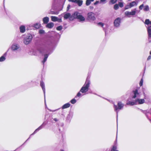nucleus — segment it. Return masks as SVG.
<instances>
[{
    "mask_svg": "<svg viewBox=\"0 0 151 151\" xmlns=\"http://www.w3.org/2000/svg\"><path fill=\"white\" fill-rule=\"evenodd\" d=\"M74 19H77L79 22H83L85 20V17L82 14L78 12H75L72 14Z\"/></svg>",
    "mask_w": 151,
    "mask_h": 151,
    "instance_id": "f257e3e1",
    "label": "nucleus"
},
{
    "mask_svg": "<svg viewBox=\"0 0 151 151\" xmlns=\"http://www.w3.org/2000/svg\"><path fill=\"white\" fill-rule=\"evenodd\" d=\"M90 83V80L89 79H87L85 84L81 88L80 91L82 93H85L87 92L88 90Z\"/></svg>",
    "mask_w": 151,
    "mask_h": 151,
    "instance_id": "f03ea898",
    "label": "nucleus"
},
{
    "mask_svg": "<svg viewBox=\"0 0 151 151\" xmlns=\"http://www.w3.org/2000/svg\"><path fill=\"white\" fill-rule=\"evenodd\" d=\"M96 19L95 15L93 12H89L87 14V19L90 22H93Z\"/></svg>",
    "mask_w": 151,
    "mask_h": 151,
    "instance_id": "7ed1b4c3",
    "label": "nucleus"
},
{
    "mask_svg": "<svg viewBox=\"0 0 151 151\" xmlns=\"http://www.w3.org/2000/svg\"><path fill=\"white\" fill-rule=\"evenodd\" d=\"M32 39V35L31 34H28L24 39L23 42L25 45H28L31 42Z\"/></svg>",
    "mask_w": 151,
    "mask_h": 151,
    "instance_id": "20e7f679",
    "label": "nucleus"
},
{
    "mask_svg": "<svg viewBox=\"0 0 151 151\" xmlns=\"http://www.w3.org/2000/svg\"><path fill=\"white\" fill-rule=\"evenodd\" d=\"M139 11L137 10L136 9H134L133 10H131V12L126 11L125 12L124 14L126 16H127L128 17H130L131 16H133L137 12L138 13L139 12Z\"/></svg>",
    "mask_w": 151,
    "mask_h": 151,
    "instance_id": "39448f33",
    "label": "nucleus"
},
{
    "mask_svg": "<svg viewBox=\"0 0 151 151\" xmlns=\"http://www.w3.org/2000/svg\"><path fill=\"white\" fill-rule=\"evenodd\" d=\"M118 107L117 106L114 104V110L117 113V116L118 111L117 110L118 109H122L124 106V104L122 103L121 101L119 102L117 104Z\"/></svg>",
    "mask_w": 151,
    "mask_h": 151,
    "instance_id": "423d86ee",
    "label": "nucleus"
},
{
    "mask_svg": "<svg viewBox=\"0 0 151 151\" xmlns=\"http://www.w3.org/2000/svg\"><path fill=\"white\" fill-rule=\"evenodd\" d=\"M133 95L132 96L133 99L138 98L140 97L141 94L139 92L138 90L136 89L132 91Z\"/></svg>",
    "mask_w": 151,
    "mask_h": 151,
    "instance_id": "0eeeda50",
    "label": "nucleus"
},
{
    "mask_svg": "<svg viewBox=\"0 0 151 151\" xmlns=\"http://www.w3.org/2000/svg\"><path fill=\"white\" fill-rule=\"evenodd\" d=\"M20 48L19 45L17 43H14L11 46V49L13 51H17Z\"/></svg>",
    "mask_w": 151,
    "mask_h": 151,
    "instance_id": "6e6552de",
    "label": "nucleus"
},
{
    "mask_svg": "<svg viewBox=\"0 0 151 151\" xmlns=\"http://www.w3.org/2000/svg\"><path fill=\"white\" fill-rule=\"evenodd\" d=\"M145 101L144 99H141L139 98H137L135 100V103L136 105L142 104L145 103Z\"/></svg>",
    "mask_w": 151,
    "mask_h": 151,
    "instance_id": "1a4fd4ad",
    "label": "nucleus"
},
{
    "mask_svg": "<svg viewBox=\"0 0 151 151\" xmlns=\"http://www.w3.org/2000/svg\"><path fill=\"white\" fill-rule=\"evenodd\" d=\"M64 18L65 19L69 18V19L70 20H72L74 19L73 17L72 16V15L71 16V14L70 13L67 12L64 13Z\"/></svg>",
    "mask_w": 151,
    "mask_h": 151,
    "instance_id": "9d476101",
    "label": "nucleus"
},
{
    "mask_svg": "<svg viewBox=\"0 0 151 151\" xmlns=\"http://www.w3.org/2000/svg\"><path fill=\"white\" fill-rule=\"evenodd\" d=\"M144 7L143 10L145 11H147L149 10V7L147 5H146L144 6L143 4H142L139 6V9L140 10H142Z\"/></svg>",
    "mask_w": 151,
    "mask_h": 151,
    "instance_id": "9b49d317",
    "label": "nucleus"
},
{
    "mask_svg": "<svg viewBox=\"0 0 151 151\" xmlns=\"http://www.w3.org/2000/svg\"><path fill=\"white\" fill-rule=\"evenodd\" d=\"M121 19L118 17L114 21V24L115 26L116 27H119L121 22Z\"/></svg>",
    "mask_w": 151,
    "mask_h": 151,
    "instance_id": "f8f14e48",
    "label": "nucleus"
},
{
    "mask_svg": "<svg viewBox=\"0 0 151 151\" xmlns=\"http://www.w3.org/2000/svg\"><path fill=\"white\" fill-rule=\"evenodd\" d=\"M149 38H151V26L148 27L147 29Z\"/></svg>",
    "mask_w": 151,
    "mask_h": 151,
    "instance_id": "ddd939ff",
    "label": "nucleus"
},
{
    "mask_svg": "<svg viewBox=\"0 0 151 151\" xmlns=\"http://www.w3.org/2000/svg\"><path fill=\"white\" fill-rule=\"evenodd\" d=\"M6 54L7 52H6L3 55L0 57V62H3L5 60Z\"/></svg>",
    "mask_w": 151,
    "mask_h": 151,
    "instance_id": "4468645a",
    "label": "nucleus"
},
{
    "mask_svg": "<svg viewBox=\"0 0 151 151\" xmlns=\"http://www.w3.org/2000/svg\"><path fill=\"white\" fill-rule=\"evenodd\" d=\"M40 86L42 88V89L43 91V93L44 94V95H45V84H44L43 82L42 81L40 82Z\"/></svg>",
    "mask_w": 151,
    "mask_h": 151,
    "instance_id": "2eb2a0df",
    "label": "nucleus"
},
{
    "mask_svg": "<svg viewBox=\"0 0 151 151\" xmlns=\"http://www.w3.org/2000/svg\"><path fill=\"white\" fill-rule=\"evenodd\" d=\"M20 32L22 33H24L25 31V27L24 25H22L19 27Z\"/></svg>",
    "mask_w": 151,
    "mask_h": 151,
    "instance_id": "dca6fc26",
    "label": "nucleus"
},
{
    "mask_svg": "<svg viewBox=\"0 0 151 151\" xmlns=\"http://www.w3.org/2000/svg\"><path fill=\"white\" fill-rule=\"evenodd\" d=\"M38 51L41 54H43L46 51V50L43 47H40L39 48Z\"/></svg>",
    "mask_w": 151,
    "mask_h": 151,
    "instance_id": "f3484780",
    "label": "nucleus"
},
{
    "mask_svg": "<svg viewBox=\"0 0 151 151\" xmlns=\"http://www.w3.org/2000/svg\"><path fill=\"white\" fill-rule=\"evenodd\" d=\"M49 18L48 17H45L43 19V22L44 24H47L49 21Z\"/></svg>",
    "mask_w": 151,
    "mask_h": 151,
    "instance_id": "a211bd4d",
    "label": "nucleus"
},
{
    "mask_svg": "<svg viewBox=\"0 0 151 151\" xmlns=\"http://www.w3.org/2000/svg\"><path fill=\"white\" fill-rule=\"evenodd\" d=\"M54 25L53 22H50L48 23L46 25V27L49 28H52Z\"/></svg>",
    "mask_w": 151,
    "mask_h": 151,
    "instance_id": "6ab92c4d",
    "label": "nucleus"
},
{
    "mask_svg": "<svg viewBox=\"0 0 151 151\" xmlns=\"http://www.w3.org/2000/svg\"><path fill=\"white\" fill-rule=\"evenodd\" d=\"M129 4L130 5V7L131 8L133 6H136L137 5V3L135 1H133L130 3Z\"/></svg>",
    "mask_w": 151,
    "mask_h": 151,
    "instance_id": "aec40b11",
    "label": "nucleus"
},
{
    "mask_svg": "<svg viewBox=\"0 0 151 151\" xmlns=\"http://www.w3.org/2000/svg\"><path fill=\"white\" fill-rule=\"evenodd\" d=\"M70 103H67L63 105L62 106V108L63 109H66L69 107L70 106Z\"/></svg>",
    "mask_w": 151,
    "mask_h": 151,
    "instance_id": "412c9836",
    "label": "nucleus"
},
{
    "mask_svg": "<svg viewBox=\"0 0 151 151\" xmlns=\"http://www.w3.org/2000/svg\"><path fill=\"white\" fill-rule=\"evenodd\" d=\"M50 54V53L47 54H45L44 55V58L43 60L42 61V63L43 64H44L45 63L47 60V59L48 57V55Z\"/></svg>",
    "mask_w": 151,
    "mask_h": 151,
    "instance_id": "4be33fe9",
    "label": "nucleus"
},
{
    "mask_svg": "<svg viewBox=\"0 0 151 151\" xmlns=\"http://www.w3.org/2000/svg\"><path fill=\"white\" fill-rule=\"evenodd\" d=\"M127 105H130L131 106H133L135 105H136L135 103V100L133 101H129L127 103Z\"/></svg>",
    "mask_w": 151,
    "mask_h": 151,
    "instance_id": "5701e85b",
    "label": "nucleus"
},
{
    "mask_svg": "<svg viewBox=\"0 0 151 151\" xmlns=\"http://www.w3.org/2000/svg\"><path fill=\"white\" fill-rule=\"evenodd\" d=\"M51 20L53 22H56L58 21V18L57 17L52 16L51 17Z\"/></svg>",
    "mask_w": 151,
    "mask_h": 151,
    "instance_id": "b1692460",
    "label": "nucleus"
},
{
    "mask_svg": "<svg viewBox=\"0 0 151 151\" xmlns=\"http://www.w3.org/2000/svg\"><path fill=\"white\" fill-rule=\"evenodd\" d=\"M76 3L79 6H81L82 4L83 1L81 0H76Z\"/></svg>",
    "mask_w": 151,
    "mask_h": 151,
    "instance_id": "393cba45",
    "label": "nucleus"
},
{
    "mask_svg": "<svg viewBox=\"0 0 151 151\" xmlns=\"http://www.w3.org/2000/svg\"><path fill=\"white\" fill-rule=\"evenodd\" d=\"M117 145H113L111 150V151H119L118 150H117Z\"/></svg>",
    "mask_w": 151,
    "mask_h": 151,
    "instance_id": "a878e982",
    "label": "nucleus"
},
{
    "mask_svg": "<svg viewBox=\"0 0 151 151\" xmlns=\"http://www.w3.org/2000/svg\"><path fill=\"white\" fill-rule=\"evenodd\" d=\"M40 24L39 23H36L34 25V27L36 29H38L40 27Z\"/></svg>",
    "mask_w": 151,
    "mask_h": 151,
    "instance_id": "bb28decb",
    "label": "nucleus"
},
{
    "mask_svg": "<svg viewBox=\"0 0 151 151\" xmlns=\"http://www.w3.org/2000/svg\"><path fill=\"white\" fill-rule=\"evenodd\" d=\"M42 128V125L40 126L37 129H36L35 131L34 132L31 134V135H32V134H35L37 131H39Z\"/></svg>",
    "mask_w": 151,
    "mask_h": 151,
    "instance_id": "cd10ccee",
    "label": "nucleus"
},
{
    "mask_svg": "<svg viewBox=\"0 0 151 151\" xmlns=\"http://www.w3.org/2000/svg\"><path fill=\"white\" fill-rule=\"evenodd\" d=\"M94 0H86V6H88L89 5L91 2L93 1Z\"/></svg>",
    "mask_w": 151,
    "mask_h": 151,
    "instance_id": "c85d7f7f",
    "label": "nucleus"
},
{
    "mask_svg": "<svg viewBox=\"0 0 151 151\" xmlns=\"http://www.w3.org/2000/svg\"><path fill=\"white\" fill-rule=\"evenodd\" d=\"M49 13V14H58V12L53 11H50Z\"/></svg>",
    "mask_w": 151,
    "mask_h": 151,
    "instance_id": "c756f323",
    "label": "nucleus"
},
{
    "mask_svg": "<svg viewBox=\"0 0 151 151\" xmlns=\"http://www.w3.org/2000/svg\"><path fill=\"white\" fill-rule=\"evenodd\" d=\"M114 9L115 10H117L119 8V5L117 4H116L114 5Z\"/></svg>",
    "mask_w": 151,
    "mask_h": 151,
    "instance_id": "7c9ffc66",
    "label": "nucleus"
},
{
    "mask_svg": "<svg viewBox=\"0 0 151 151\" xmlns=\"http://www.w3.org/2000/svg\"><path fill=\"white\" fill-rule=\"evenodd\" d=\"M150 22L149 19H146L145 21V24H148L150 23Z\"/></svg>",
    "mask_w": 151,
    "mask_h": 151,
    "instance_id": "2f4dec72",
    "label": "nucleus"
},
{
    "mask_svg": "<svg viewBox=\"0 0 151 151\" xmlns=\"http://www.w3.org/2000/svg\"><path fill=\"white\" fill-rule=\"evenodd\" d=\"M76 102V100L75 99H72L70 101V102L72 104H75Z\"/></svg>",
    "mask_w": 151,
    "mask_h": 151,
    "instance_id": "473e14b6",
    "label": "nucleus"
},
{
    "mask_svg": "<svg viewBox=\"0 0 151 151\" xmlns=\"http://www.w3.org/2000/svg\"><path fill=\"white\" fill-rule=\"evenodd\" d=\"M62 29V27L61 26H59L56 28V29L58 31L61 30Z\"/></svg>",
    "mask_w": 151,
    "mask_h": 151,
    "instance_id": "72a5a7b5",
    "label": "nucleus"
},
{
    "mask_svg": "<svg viewBox=\"0 0 151 151\" xmlns=\"http://www.w3.org/2000/svg\"><path fill=\"white\" fill-rule=\"evenodd\" d=\"M119 6L120 7H123L124 6L123 3L122 2H119Z\"/></svg>",
    "mask_w": 151,
    "mask_h": 151,
    "instance_id": "f704fd0d",
    "label": "nucleus"
},
{
    "mask_svg": "<svg viewBox=\"0 0 151 151\" xmlns=\"http://www.w3.org/2000/svg\"><path fill=\"white\" fill-rule=\"evenodd\" d=\"M39 32L40 34H43L45 33V31L43 30L40 29L39 30Z\"/></svg>",
    "mask_w": 151,
    "mask_h": 151,
    "instance_id": "c9c22d12",
    "label": "nucleus"
},
{
    "mask_svg": "<svg viewBox=\"0 0 151 151\" xmlns=\"http://www.w3.org/2000/svg\"><path fill=\"white\" fill-rule=\"evenodd\" d=\"M131 8V7H130V5L129 4H128L125 7V9H129V8Z\"/></svg>",
    "mask_w": 151,
    "mask_h": 151,
    "instance_id": "e433bc0d",
    "label": "nucleus"
},
{
    "mask_svg": "<svg viewBox=\"0 0 151 151\" xmlns=\"http://www.w3.org/2000/svg\"><path fill=\"white\" fill-rule=\"evenodd\" d=\"M80 91L79 92H78L77 95H76V96L75 97L76 98L77 97H80L81 96V93H80Z\"/></svg>",
    "mask_w": 151,
    "mask_h": 151,
    "instance_id": "4c0bfd02",
    "label": "nucleus"
},
{
    "mask_svg": "<svg viewBox=\"0 0 151 151\" xmlns=\"http://www.w3.org/2000/svg\"><path fill=\"white\" fill-rule=\"evenodd\" d=\"M143 81V79L142 78L140 82V83H139V85L140 86H141L142 85Z\"/></svg>",
    "mask_w": 151,
    "mask_h": 151,
    "instance_id": "58836bf2",
    "label": "nucleus"
},
{
    "mask_svg": "<svg viewBox=\"0 0 151 151\" xmlns=\"http://www.w3.org/2000/svg\"><path fill=\"white\" fill-rule=\"evenodd\" d=\"M117 0H111L110 2L112 4H114L116 2Z\"/></svg>",
    "mask_w": 151,
    "mask_h": 151,
    "instance_id": "ea45409f",
    "label": "nucleus"
},
{
    "mask_svg": "<svg viewBox=\"0 0 151 151\" xmlns=\"http://www.w3.org/2000/svg\"><path fill=\"white\" fill-rule=\"evenodd\" d=\"M98 24V25L101 26L102 27H103L104 25V24L102 22H99Z\"/></svg>",
    "mask_w": 151,
    "mask_h": 151,
    "instance_id": "a19ab883",
    "label": "nucleus"
},
{
    "mask_svg": "<svg viewBox=\"0 0 151 151\" xmlns=\"http://www.w3.org/2000/svg\"><path fill=\"white\" fill-rule=\"evenodd\" d=\"M68 1L70 2H74L75 3H76V0H68Z\"/></svg>",
    "mask_w": 151,
    "mask_h": 151,
    "instance_id": "79ce46f5",
    "label": "nucleus"
},
{
    "mask_svg": "<svg viewBox=\"0 0 151 151\" xmlns=\"http://www.w3.org/2000/svg\"><path fill=\"white\" fill-rule=\"evenodd\" d=\"M100 0L101 1V2H102V3H105L106 1V0Z\"/></svg>",
    "mask_w": 151,
    "mask_h": 151,
    "instance_id": "37998d69",
    "label": "nucleus"
},
{
    "mask_svg": "<svg viewBox=\"0 0 151 151\" xmlns=\"http://www.w3.org/2000/svg\"><path fill=\"white\" fill-rule=\"evenodd\" d=\"M70 7V5H68L67 7V11H68Z\"/></svg>",
    "mask_w": 151,
    "mask_h": 151,
    "instance_id": "c03bdc74",
    "label": "nucleus"
},
{
    "mask_svg": "<svg viewBox=\"0 0 151 151\" xmlns=\"http://www.w3.org/2000/svg\"><path fill=\"white\" fill-rule=\"evenodd\" d=\"M99 2V1H97L94 3V4L96 5L98 4Z\"/></svg>",
    "mask_w": 151,
    "mask_h": 151,
    "instance_id": "a18cd8bd",
    "label": "nucleus"
},
{
    "mask_svg": "<svg viewBox=\"0 0 151 151\" xmlns=\"http://www.w3.org/2000/svg\"><path fill=\"white\" fill-rule=\"evenodd\" d=\"M151 58V55H149L148 57L147 58V60H149Z\"/></svg>",
    "mask_w": 151,
    "mask_h": 151,
    "instance_id": "49530a36",
    "label": "nucleus"
},
{
    "mask_svg": "<svg viewBox=\"0 0 151 151\" xmlns=\"http://www.w3.org/2000/svg\"><path fill=\"white\" fill-rule=\"evenodd\" d=\"M58 21L59 22H62L61 19H58Z\"/></svg>",
    "mask_w": 151,
    "mask_h": 151,
    "instance_id": "de8ad7c7",
    "label": "nucleus"
},
{
    "mask_svg": "<svg viewBox=\"0 0 151 151\" xmlns=\"http://www.w3.org/2000/svg\"><path fill=\"white\" fill-rule=\"evenodd\" d=\"M54 120L55 121V122H57V121H58V119H56V118H54Z\"/></svg>",
    "mask_w": 151,
    "mask_h": 151,
    "instance_id": "09e8293b",
    "label": "nucleus"
},
{
    "mask_svg": "<svg viewBox=\"0 0 151 151\" xmlns=\"http://www.w3.org/2000/svg\"><path fill=\"white\" fill-rule=\"evenodd\" d=\"M90 9H93V7L92 6H90Z\"/></svg>",
    "mask_w": 151,
    "mask_h": 151,
    "instance_id": "8fccbe9b",
    "label": "nucleus"
},
{
    "mask_svg": "<svg viewBox=\"0 0 151 151\" xmlns=\"http://www.w3.org/2000/svg\"><path fill=\"white\" fill-rule=\"evenodd\" d=\"M149 112L151 114V109H150L149 111Z\"/></svg>",
    "mask_w": 151,
    "mask_h": 151,
    "instance_id": "3c124183",
    "label": "nucleus"
},
{
    "mask_svg": "<svg viewBox=\"0 0 151 151\" xmlns=\"http://www.w3.org/2000/svg\"><path fill=\"white\" fill-rule=\"evenodd\" d=\"M49 110L50 111H56L57 110H54V111H52L51 110Z\"/></svg>",
    "mask_w": 151,
    "mask_h": 151,
    "instance_id": "603ef678",
    "label": "nucleus"
},
{
    "mask_svg": "<svg viewBox=\"0 0 151 151\" xmlns=\"http://www.w3.org/2000/svg\"><path fill=\"white\" fill-rule=\"evenodd\" d=\"M60 151H64L63 150H61Z\"/></svg>",
    "mask_w": 151,
    "mask_h": 151,
    "instance_id": "864d4df0",
    "label": "nucleus"
},
{
    "mask_svg": "<svg viewBox=\"0 0 151 151\" xmlns=\"http://www.w3.org/2000/svg\"><path fill=\"white\" fill-rule=\"evenodd\" d=\"M150 120V122H151V120Z\"/></svg>",
    "mask_w": 151,
    "mask_h": 151,
    "instance_id": "5fc2aeb1",
    "label": "nucleus"
}]
</instances>
